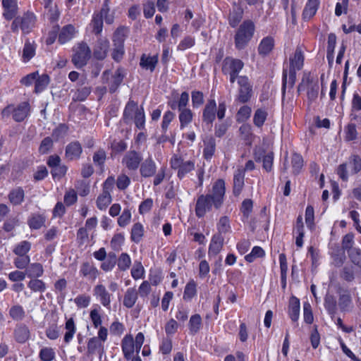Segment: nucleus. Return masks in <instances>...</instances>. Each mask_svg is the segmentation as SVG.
I'll return each instance as SVG.
<instances>
[{
  "instance_id": "f257e3e1",
  "label": "nucleus",
  "mask_w": 361,
  "mask_h": 361,
  "mask_svg": "<svg viewBox=\"0 0 361 361\" xmlns=\"http://www.w3.org/2000/svg\"><path fill=\"white\" fill-rule=\"evenodd\" d=\"M225 195V183L222 179L217 180L212 187V194L201 195L197 197L195 205V214L197 217H203L212 210V206L219 209Z\"/></svg>"
},
{
  "instance_id": "f03ea898",
  "label": "nucleus",
  "mask_w": 361,
  "mask_h": 361,
  "mask_svg": "<svg viewBox=\"0 0 361 361\" xmlns=\"http://www.w3.org/2000/svg\"><path fill=\"white\" fill-rule=\"evenodd\" d=\"M255 32V25L251 20L244 21L235 35V45L238 49H244L252 39Z\"/></svg>"
},
{
  "instance_id": "7ed1b4c3",
  "label": "nucleus",
  "mask_w": 361,
  "mask_h": 361,
  "mask_svg": "<svg viewBox=\"0 0 361 361\" xmlns=\"http://www.w3.org/2000/svg\"><path fill=\"white\" fill-rule=\"evenodd\" d=\"M30 104L27 102L19 104L16 107L13 105H8L1 112L3 117H8L12 114L13 118L16 122L23 121L29 114Z\"/></svg>"
},
{
  "instance_id": "20e7f679",
  "label": "nucleus",
  "mask_w": 361,
  "mask_h": 361,
  "mask_svg": "<svg viewBox=\"0 0 361 361\" xmlns=\"http://www.w3.org/2000/svg\"><path fill=\"white\" fill-rule=\"evenodd\" d=\"M319 88L318 81L314 80L310 73H305L301 82L298 85V91L301 92L307 90L308 99L313 102L317 98Z\"/></svg>"
},
{
  "instance_id": "39448f33",
  "label": "nucleus",
  "mask_w": 361,
  "mask_h": 361,
  "mask_svg": "<svg viewBox=\"0 0 361 361\" xmlns=\"http://www.w3.org/2000/svg\"><path fill=\"white\" fill-rule=\"evenodd\" d=\"M91 50L86 43L78 44L75 53L73 56L72 61L78 68L85 66L90 58Z\"/></svg>"
},
{
  "instance_id": "423d86ee",
  "label": "nucleus",
  "mask_w": 361,
  "mask_h": 361,
  "mask_svg": "<svg viewBox=\"0 0 361 361\" xmlns=\"http://www.w3.org/2000/svg\"><path fill=\"white\" fill-rule=\"evenodd\" d=\"M244 66L243 62L238 59L226 57L222 63V72L227 74H238Z\"/></svg>"
},
{
  "instance_id": "0eeeda50",
  "label": "nucleus",
  "mask_w": 361,
  "mask_h": 361,
  "mask_svg": "<svg viewBox=\"0 0 361 361\" xmlns=\"http://www.w3.org/2000/svg\"><path fill=\"white\" fill-rule=\"evenodd\" d=\"M238 83L240 86L238 99L241 103L247 102L252 95V87L246 76H239Z\"/></svg>"
},
{
  "instance_id": "6e6552de",
  "label": "nucleus",
  "mask_w": 361,
  "mask_h": 361,
  "mask_svg": "<svg viewBox=\"0 0 361 361\" xmlns=\"http://www.w3.org/2000/svg\"><path fill=\"white\" fill-rule=\"evenodd\" d=\"M141 155L135 150L128 152L122 159V164L129 170H136L142 161Z\"/></svg>"
},
{
  "instance_id": "1a4fd4ad",
  "label": "nucleus",
  "mask_w": 361,
  "mask_h": 361,
  "mask_svg": "<svg viewBox=\"0 0 361 361\" xmlns=\"http://www.w3.org/2000/svg\"><path fill=\"white\" fill-rule=\"evenodd\" d=\"M216 104L214 99H210L206 104L202 112V121L206 125L212 126L215 120Z\"/></svg>"
},
{
  "instance_id": "9d476101",
  "label": "nucleus",
  "mask_w": 361,
  "mask_h": 361,
  "mask_svg": "<svg viewBox=\"0 0 361 361\" xmlns=\"http://www.w3.org/2000/svg\"><path fill=\"white\" fill-rule=\"evenodd\" d=\"M109 49V42L106 38H99L94 47L93 55L98 60L104 59Z\"/></svg>"
},
{
  "instance_id": "9b49d317",
  "label": "nucleus",
  "mask_w": 361,
  "mask_h": 361,
  "mask_svg": "<svg viewBox=\"0 0 361 361\" xmlns=\"http://www.w3.org/2000/svg\"><path fill=\"white\" fill-rule=\"evenodd\" d=\"M106 11H107V0H105L100 11L98 13H95L94 14L92 20V28H93V32L96 35L100 34L102 31L104 13H106Z\"/></svg>"
},
{
  "instance_id": "f8f14e48",
  "label": "nucleus",
  "mask_w": 361,
  "mask_h": 361,
  "mask_svg": "<svg viewBox=\"0 0 361 361\" xmlns=\"http://www.w3.org/2000/svg\"><path fill=\"white\" fill-rule=\"evenodd\" d=\"M94 295L96 296L101 304L104 307H109L111 303V294L106 287L102 284H97L93 290Z\"/></svg>"
},
{
  "instance_id": "ddd939ff",
  "label": "nucleus",
  "mask_w": 361,
  "mask_h": 361,
  "mask_svg": "<svg viewBox=\"0 0 361 361\" xmlns=\"http://www.w3.org/2000/svg\"><path fill=\"white\" fill-rule=\"evenodd\" d=\"M82 152V148L79 142H72L66 147V157L69 160L78 159Z\"/></svg>"
},
{
  "instance_id": "4468645a",
  "label": "nucleus",
  "mask_w": 361,
  "mask_h": 361,
  "mask_svg": "<svg viewBox=\"0 0 361 361\" xmlns=\"http://www.w3.org/2000/svg\"><path fill=\"white\" fill-rule=\"evenodd\" d=\"M87 348V355L88 357L98 353L99 354V358H102L104 353V348L102 342L97 337H93L89 339Z\"/></svg>"
},
{
  "instance_id": "2eb2a0df",
  "label": "nucleus",
  "mask_w": 361,
  "mask_h": 361,
  "mask_svg": "<svg viewBox=\"0 0 361 361\" xmlns=\"http://www.w3.org/2000/svg\"><path fill=\"white\" fill-rule=\"evenodd\" d=\"M135 345L134 339L131 335H126L122 340V350L125 358L130 360L132 358Z\"/></svg>"
},
{
  "instance_id": "dca6fc26",
  "label": "nucleus",
  "mask_w": 361,
  "mask_h": 361,
  "mask_svg": "<svg viewBox=\"0 0 361 361\" xmlns=\"http://www.w3.org/2000/svg\"><path fill=\"white\" fill-rule=\"evenodd\" d=\"M20 29L24 33H29L35 24V16L33 13H27L20 18Z\"/></svg>"
},
{
  "instance_id": "f3484780",
  "label": "nucleus",
  "mask_w": 361,
  "mask_h": 361,
  "mask_svg": "<svg viewBox=\"0 0 361 361\" xmlns=\"http://www.w3.org/2000/svg\"><path fill=\"white\" fill-rule=\"evenodd\" d=\"M2 5L4 8V16L7 20L15 17L17 13L16 0H2Z\"/></svg>"
},
{
  "instance_id": "a211bd4d",
  "label": "nucleus",
  "mask_w": 361,
  "mask_h": 361,
  "mask_svg": "<svg viewBox=\"0 0 361 361\" xmlns=\"http://www.w3.org/2000/svg\"><path fill=\"white\" fill-rule=\"evenodd\" d=\"M244 179L245 174L243 173V170L238 169L235 172L233 177V194L235 196L239 195L241 192L244 186Z\"/></svg>"
},
{
  "instance_id": "6ab92c4d",
  "label": "nucleus",
  "mask_w": 361,
  "mask_h": 361,
  "mask_svg": "<svg viewBox=\"0 0 361 361\" xmlns=\"http://www.w3.org/2000/svg\"><path fill=\"white\" fill-rule=\"evenodd\" d=\"M14 337L17 342L25 343L30 338V330L25 324L18 325L14 330Z\"/></svg>"
},
{
  "instance_id": "aec40b11",
  "label": "nucleus",
  "mask_w": 361,
  "mask_h": 361,
  "mask_svg": "<svg viewBox=\"0 0 361 361\" xmlns=\"http://www.w3.org/2000/svg\"><path fill=\"white\" fill-rule=\"evenodd\" d=\"M36 47V44L34 42H31L27 40L25 42L22 54V59L24 62L29 61L35 56Z\"/></svg>"
},
{
  "instance_id": "412c9836",
  "label": "nucleus",
  "mask_w": 361,
  "mask_h": 361,
  "mask_svg": "<svg viewBox=\"0 0 361 361\" xmlns=\"http://www.w3.org/2000/svg\"><path fill=\"white\" fill-rule=\"evenodd\" d=\"M156 172L155 163L151 158L147 159L140 167V173L143 177L152 176Z\"/></svg>"
},
{
  "instance_id": "4be33fe9",
  "label": "nucleus",
  "mask_w": 361,
  "mask_h": 361,
  "mask_svg": "<svg viewBox=\"0 0 361 361\" xmlns=\"http://www.w3.org/2000/svg\"><path fill=\"white\" fill-rule=\"evenodd\" d=\"M140 109L138 108L137 104L134 101L130 100L124 109L123 112V119L126 123L132 121L135 114Z\"/></svg>"
},
{
  "instance_id": "5701e85b",
  "label": "nucleus",
  "mask_w": 361,
  "mask_h": 361,
  "mask_svg": "<svg viewBox=\"0 0 361 361\" xmlns=\"http://www.w3.org/2000/svg\"><path fill=\"white\" fill-rule=\"evenodd\" d=\"M223 244V237L219 233L214 235L212 238L211 243L209 245V254H213L216 255L218 253H219V252L222 249Z\"/></svg>"
},
{
  "instance_id": "b1692460",
  "label": "nucleus",
  "mask_w": 361,
  "mask_h": 361,
  "mask_svg": "<svg viewBox=\"0 0 361 361\" xmlns=\"http://www.w3.org/2000/svg\"><path fill=\"white\" fill-rule=\"evenodd\" d=\"M123 71L121 68H118L114 74L111 76L109 81V92L114 93L122 82L123 80Z\"/></svg>"
},
{
  "instance_id": "393cba45",
  "label": "nucleus",
  "mask_w": 361,
  "mask_h": 361,
  "mask_svg": "<svg viewBox=\"0 0 361 361\" xmlns=\"http://www.w3.org/2000/svg\"><path fill=\"white\" fill-rule=\"evenodd\" d=\"M243 10L241 7L233 5V8L229 16V24L231 27H235L243 18Z\"/></svg>"
},
{
  "instance_id": "a878e982",
  "label": "nucleus",
  "mask_w": 361,
  "mask_h": 361,
  "mask_svg": "<svg viewBox=\"0 0 361 361\" xmlns=\"http://www.w3.org/2000/svg\"><path fill=\"white\" fill-rule=\"evenodd\" d=\"M46 217L43 214H33L27 220V224L32 229H39L45 223Z\"/></svg>"
},
{
  "instance_id": "bb28decb",
  "label": "nucleus",
  "mask_w": 361,
  "mask_h": 361,
  "mask_svg": "<svg viewBox=\"0 0 361 361\" xmlns=\"http://www.w3.org/2000/svg\"><path fill=\"white\" fill-rule=\"evenodd\" d=\"M304 56L300 49L297 48L293 58L290 59V67L292 70H300L303 66Z\"/></svg>"
},
{
  "instance_id": "cd10ccee",
  "label": "nucleus",
  "mask_w": 361,
  "mask_h": 361,
  "mask_svg": "<svg viewBox=\"0 0 361 361\" xmlns=\"http://www.w3.org/2000/svg\"><path fill=\"white\" fill-rule=\"evenodd\" d=\"M157 62V56H149L143 54L141 56L140 65L142 68L146 70H150L151 71H153L155 68Z\"/></svg>"
},
{
  "instance_id": "c85d7f7f",
  "label": "nucleus",
  "mask_w": 361,
  "mask_h": 361,
  "mask_svg": "<svg viewBox=\"0 0 361 361\" xmlns=\"http://www.w3.org/2000/svg\"><path fill=\"white\" fill-rule=\"evenodd\" d=\"M75 33V29L72 25L64 26L59 35V42L64 44L73 38Z\"/></svg>"
},
{
  "instance_id": "c756f323",
  "label": "nucleus",
  "mask_w": 361,
  "mask_h": 361,
  "mask_svg": "<svg viewBox=\"0 0 361 361\" xmlns=\"http://www.w3.org/2000/svg\"><path fill=\"white\" fill-rule=\"evenodd\" d=\"M204 144L203 156L206 159H209L212 158L215 152L216 142L212 137H209L204 141Z\"/></svg>"
},
{
  "instance_id": "7c9ffc66",
  "label": "nucleus",
  "mask_w": 361,
  "mask_h": 361,
  "mask_svg": "<svg viewBox=\"0 0 361 361\" xmlns=\"http://www.w3.org/2000/svg\"><path fill=\"white\" fill-rule=\"evenodd\" d=\"M289 316L293 322L298 321L300 315V302L295 297H292L289 304Z\"/></svg>"
},
{
  "instance_id": "2f4dec72",
  "label": "nucleus",
  "mask_w": 361,
  "mask_h": 361,
  "mask_svg": "<svg viewBox=\"0 0 361 361\" xmlns=\"http://www.w3.org/2000/svg\"><path fill=\"white\" fill-rule=\"evenodd\" d=\"M274 41L271 37L264 38L260 42L258 51L259 54L263 56L267 55L274 48Z\"/></svg>"
},
{
  "instance_id": "473e14b6",
  "label": "nucleus",
  "mask_w": 361,
  "mask_h": 361,
  "mask_svg": "<svg viewBox=\"0 0 361 361\" xmlns=\"http://www.w3.org/2000/svg\"><path fill=\"white\" fill-rule=\"evenodd\" d=\"M25 197V192L22 188H16L13 190H12L9 195H8V199L14 205H19L24 200Z\"/></svg>"
},
{
  "instance_id": "72a5a7b5",
  "label": "nucleus",
  "mask_w": 361,
  "mask_h": 361,
  "mask_svg": "<svg viewBox=\"0 0 361 361\" xmlns=\"http://www.w3.org/2000/svg\"><path fill=\"white\" fill-rule=\"evenodd\" d=\"M137 299V292L134 288H128L125 293L123 305L128 308L132 307Z\"/></svg>"
},
{
  "instance_id": "f704fd0d",
  "label": "nucleus",
  "mask_w": 361,
  "mask_h": 361,
  "mask_svg": "<svg viewBox=\"0 0 361 361\" xmlns=\"http://www.w3.org/2000/svg\"><path fill=\"white\" fill-rule=\"evenodd\" d=\"M319 1V0H308V2L303 11V18L310 19L317 12Z\"/></svg>"
},
{
  "instance_id": "c9c22d12",
  "label": "nucleus",
  "mask_w": 361,
  "mask_h": 361,
  "mask_svg": "<svg viewBox=\"0 0 361 361\" xmlns=\"http://www.w3.org/2000/svg\"><path fill=\"white\" fill-rule=\"evenodd\" d=\"M338 305L342 311H349L352 307V299L350 294L345 290L340 294Z\"/></svg>"
},
{
  "instance_id": "e433bc0d",
  "label": "nucleus",
  "mask_w": 361,
  "mask_h": 361,
  "mask_svg": "<svg viewBox=\"0 0 361 361\" xmlns=\"http://www.w3.org/2000/svg\"><path fill=\"white\" fill-rule=\"evenodd\" d=\"M127 33L128 29L126 27H118L113 35L112 40L114 44H124V41L127 36Z\"/></svg>"
},
{
  "instance_id": "4c0bfd02",
  "label": "nucleus",
  "mask_w": 361,
  "mask_h": 361,
  "mask_svg": "<svg viewBox=\"0 0 361 361\" xmlns=\"http://www.w3.org/2000/svg\"><path fill=\"white\" fill-rule=\"evenodd\" d=\"M111 194L103 192L100 194L96 201L97 207L100 210H105L111 202Z\"/></svg>"
},
{
  "instance_id": "58836bf2",
  "label": "nucleus",
  "mask_w": 361,
  "mask_h": 361,
  "mask_svg": "<svg viewBox=\"0 0 361 361\" xmlns=\"http://www.w3.org/2000/svg\"><path fill=\"white\" fill-rule=\"evenodd\" d=\"M66 332L64 335V341L66 343H68L72 340L76 331V328L73 318H70L66 321Z\"/></svg>"
},
{
  "instance_id": "ea45409f",
  "label": "nucleus",
  "mask_w": 361,
  "mask_h": 361,
  "mask_svg": "<svg viewBox=\"0 0 361 361\" xmlns=\"http://www.w3.org/2000/svg\"><path fill=\"white\" fill-rule=\"evenodd\" d=\"M43 267L39 263L31 264L26 269V274L29 277L38 278L43 274Z\"/></svg>"
},
{
  "instance_id": "a19ab883",
  "label": "nucleus",
  "mask_w": 361,
  "mask_h": 361,
  "mask_svg": "<svg viewBox=\"0 0 361 361\" xmlns=\"http://www.w3.org/2000/svg\"><path fill=\"white\" fill-rule=\"evenodd\" d=\"M280 268H281V278L282 287L286 288V274L288 271V264L286 257L284 254L279 255Z\"/></svg>"
},
{
  "instance_id": "79ce46f5",
  "label": "nucleus",
  "mask_w": 361,
  "mask_h": 361,
  "mask_svg": "<svg viewBox=\"0 0 361 361\" xmlns=\"http://www.w3.org/2000/svg\"><path fill=\"white\" fill-rule=\"evenodd\" d=\"M49 83V77L47 75L43 74L41 76H37L35 80V92L36 93H39L43 91L47 87Z\"/></svg>"
},
{
  "instance_id": "37998d69",
  "label": "nucleus",
  "mask_w": 361,
  "mask_h": 361,
  "mask_svg": "<svg viewBox=\"0 0 361 361\" xmlns=\"http://www.w3.org/2000/svg\"><path fill=\"white\" fill-rule=\"evenodd\" d=\"M179 111H180L179 114L180 128H183L192 121V113L189 109H183Z\"/></svg>"
},
{
  "instance_id": "c03bdc74",
  "label": "nucleus",
  "mask_w": 361,
  "mask_h": 361,
  "mask_svg": "<svg viewBox=\"0 0 361 361\" xmlns=\"http://www.w3.org/2000/svg\"><path fill=\"white\" fill-rule=\"evenodd\" d=\"M291 164L293 169V173L298 174L303 166V159L298 154H293L291 158Z\"/></svg>"
},
{
  "instance_id": "a18cd8bd",
  "label": "nucleus",
  "mask_w": 361,
  "mask_h": 361,
  "mask_svg": "<svg viewBox=\"0 0 361 361\" xmlns=\"http://www.w3.org/2000/svg\"><path fill=\"white\" fill-rule=\"evenodd\" d=\"M80 271L84 276L97 277V269L89 262H84L81 266Z\"/></svg>"
},
{
  "instance_id": "49530a36",
  "label": "nucleus",
  "mask_w": 361,
  "mask_h": 361,
  "mask_svg": "<svg viewBox=\"0 0 361 361\" xmlns=\"http://www.w3.org/2000/svg\"><path fill=\"white\" fill-rule=\"evenodd\" d=\"M296 71L290 69L289 71V75H288V81H287V75L286 73L284 71L283 74V95L285 94V90L286 87V85L288 82L290 87H292L295 82L296 80Z\"/></svg>"
},
{
  "instance_id": "de8ad7c7",
  "label": "nucleus",
  "mask_w": 361,
  "mask_h": 361,
  "mask_svg": "<svg viewBox=\"0 0 361 361\" xmlns=\"http://www.w3.org/2000/svg\"><path fill=\"white\" fill-rule=\"evenodd\" d=\"M202 318L199 314L192 315L189 322L190 331L192 334H196L201 327Z\"/></svg>"
},
{
  "instance_id": "09e8293b",
  "label": "nucleus",
  "mask_w": 361,
  "mask_h": 361,
  "mask_svg": "<svg viewBox=\"0 0 361 361\" xmlns=\"http://www.w3.org/2000/svg\"><path fill=\"white\" fill-rule=\"evenodd\" d=\"M143 233L144 230L142 225L140 223L135 224L131 230L132 240L135 243H138L141 240Z\"/></svg>"
},
{
  "instance_id": "8fccbe9b",
  "label": "nucleus",
  "mask_w": 361,
  "mask_h": 361,
  "mask_svg": "<svg viewBox=\"0 0 361 361\" xmlns=\"http://www.w3.org/2000/svg\"><path fill=\"white\" fill-rule=\"evenodd\" d=\"M195 169V163L191 160L185 161V164L178 169L177 176L179 178H183L186 174Z\"/></svg>"
},
{
  "instance_id": "3c124183",
  "label": "nucleus",
  "mask_w": 361,
  "mask_h": 361,
  "mask_svg": "<svg viewBox=\"0 0 361 361\" xmlns=\"http://www.w3.org/2000/svg\"><path fill=\"white\" fill-rule=\"evenodd\" d=\"M91 92V88L90 87H82L78 89L73 97L74 101H84L87 99Z\"/></svg>"
},
{
  "instance_id": "603ef678",
  "label": "nucleus",
  "mask_w": 361,
  "mask_h": 361,
  "mask_svg": "<svg viewBox=\"0 0 361 361\" xmlns=\"http://www.w3.org/2000/svg\"><path fill=\"white\" fill-rule=\"evenodd\" d=\"M9 315L13 319L20 321L25 317V312L20 305H14L10 309Z\"/></svg>"
},
{
  "instance_id": "864d4df0",
  "label": "nucleus",
  "mask_w": 361,
  "mask_h": 361,
  "mask_svg": "<svg viewBox=\"0 0 361 361\" xmlns=\"http://www.w3.org/2000/svg\"><path fill=\"white\" fill-rule=\"evenodd\" d=\"M53 147V140L50 137L44 138L39 147V152L41 154H45L50 152Z\"/></svg>"
},
{
  "instance_id": "5fc2aeb1",
  "label": "nucleus",
  "mask_w": 361,
  "mask_h": 361,
  "mask_svg": "<svg viewBox=\"0 0 361 361\" xmlns=\"http://www.w3.org/2000/svg\"><path fill=\"white\" fill-rule=\"evenodd\" d=\"M117 262L116 255L114 253L110 252L107 259L102 264V269L105 271L111 270Z\"/></svg>"
},
{
  "instance_id": "6e6d98bb",
  "label": "nucleus",
  "mask_w": 361,
  "mask_h": 361,
  "mask_svg": "<svg viewBox=\"0 0 361 361\" xmlns=\"http://www.w3.org/2000/svg\"><path fill=\"white\" fill-rule=\"evenodd\" d=\"M324 306L330 314H334L336 312V300L333 295H327L325 298Z\"/></svg>"
},
{
  "instance_id": "4d7b16f0",
  "label": "nucleus",
  "mask_w": 361,
  "mask_h": 361,
  "mask_svg": "<svg viewBox=\"0 0 361 361\" xmlns=\"http://www.w3.org/2000/svg\"><path fill=\"white\" fill-rule=\"evenodd\" d=\"M267 113L266 111L261 109H257L255 111V115H254V118H253L254 123L257 127H261L264 124V123L267 118Z\"/></svg>"
},
{
  "instance_id": "13d9d810",
  "label": "nucleus",
  "mask_w": 361,
  "mask_h": 361,
  "mask_svg": "<svg viewBox=\"0 0 361 361\" xmlns=\"http://www.w3.org/2000/svg\"><path fill=\"white\" fill-rule=\"evenodd\" d=\"M31 247V244L28 241H23L19 243L13 250V252L17 255H27Z\"/></svg>"
},
{
  "instance_id": "bf43d9fd",
  "label": "nucleus",
  "mask_w": 361,
  "mask_h": 361,
  "mask_svg": "<svg viewBox=\"0 0 361 361\" xmlns=\"http://www.w3.org/2000/svg\"><path fill=\"white\" fill-rule=\"evenodd\" d=\"M354 244V235L351 233L346 234L343 238L342 242V247L344 250H346L348 253L350 252L352 249H355L353 247Z\"/></svg>"
},
{
  "instance_id": "052dcab7",
  "label": "nucleus",
  "mask_w": 361,
  "mask_h": 361,
  "mask_svg": "<svg viewBox=\"0 0 361 361\" xmlns=\"http://www.w3.org/2000/svg\"><path fill=\"white\" fill-rule=\"evenodd\" d=\"M264 255V251L260 247L255 246L252 248L251 253L247 255L245 259L248 262H252L257 257H262Z\"/></svg>"
},
{
  "instance_id": "680f3d73",
  "label": "nucleus",
  "mask_w": 361,
  "mask_h": 361,
  "mask_svg": "<svg viewBox=\"0 0 361 361\" xmlns=\"http://www.w3.org/2000/svg\"><path fill=\"white\" fill-rule=\"evenodd\" d=\"M39 357L42 361H52L55 357V353L51 348H43L40 350Z\"/></svg>"
},
{
  "instance_id": "e2e57ef3",
  "label": "nucleus",
  "mask_w": 361,
  "mask_h": 361,
  "mask_svg": "<svg viewBox=\"0 0 361 361\" xmlns=\"http://www.w3.org/2000/svg\"><path fill=\"white\" fill-rule=\"evenodd\" d=\"M351 173L355 174L361 170V158L358 155H353L350 158Z\"/></svg>"
},
{
  "instance_id": "0e129e2a",
  "label": "nucleus",
  "mask_w": 361,
  "mask_h": 361,
  "mask_svg": "<svg viewBox=\"0 0 361 361\" xmlns=\"http://www.w3.org/2000/svg\"><path fill=\"white\" fill-rule=\"evenodd\" d=\"M28 287L33 291L43 292L46 288L45 283L39 279H35L30 281Z\"/></svg>"
},
{
  "instance_id": "69168bd1",
  "label": "nucleus",
  "mask_w": 361,
  "mask_h": 361,
  "mask_svg": "<svg viewBox=\"0 0 361 361\" xmlns=\"http://www.w3.org/2000/svg\"><path fill=\"white\" fill-rule=\"evenodd\" d=\"M130 263V258L126 253H122L118 259V267L122 271L128 269Z\"/></svg>"
},
{
  "instance_id": "338daca9",
  "label": "nucleus",
  "mask_w": 361,
  "mask_h": 361,
  "mask_svg": "<svg viewBox=\"0 0 361 361\" xmlns=\"http://www.w3.org/2000/svg\"><path fill=\"white\" fill-rule=\"evenodd\" d=\"M133 120H134L135 124L137 128H138L139 129L144 128L145 116L142 108H141L138 111H137Z\"/></svg>"
},
{
  "instance_id": "774afa93",
  "label": "nucleus",
  "mask_w": 361,
  "mask_h": 361,
  "mask_svg": "<svg viewBox=\"0 0 361 361\" xmlns=\"http://www.w3.org/2000/svg\"><path fill=\"white\" fill-rule=\"evenodd\" d=\"M352 262L361 268V250L359 249H352L348 253Z\"/></svg>"
}]
</instances>
